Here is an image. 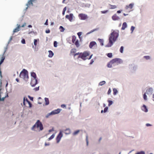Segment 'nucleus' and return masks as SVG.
<instances>
[{"instance_id": "nucleus-52", "label": "nucleus", "mask_w": 154, "mask_h": 154, "mask_svg": "<svg viewBox=\"0 0 154 154\" xmlns=\"http://www.w3.org/2000/svg\"><path fill=\"white\" fill-rule=\"evenodd\" d=\"M146 125L148 127V126H151L152 125H151V124H149V123H147L146 124Z\"/></svg>"}, {"instance_id": "nucleus-26", "label": "nucleus", "mask_w": 154, "mask_h": 154, "mask_svg": "<svg viewBox=\"0 0 154 154\" xmlns=\"http://www.w3.org/2000/svg\"><path fill=\"white\" fill-rule=\"evenodd\" d=\"M113 94L114 95H116L118 92V91L117 90L116 88H113Z\"/></svg>"}, {"instance_id": "nucleus-13", "label": "nucleus", "mask_w": 154, "mask_h": 154, "mask_svg": "<svg viewBox=\"0 0 154 154\" xmlns=\"http://www.w3.org/2000/svg\"><path fill=\"white\" fill-rule=\"evenodd\" d=\"M61 109H57L54 110L51 112V113H52L53 115L58 114L61 111Z\"/></svg>"}, {"instance_id": "nucleus-31", "label": "nucleus", "mask_w": 154, "mask_h": 154, "mask_svg": "<svg viewBox=\"0 0 154 154\" xmlns=\"http://www.w3.org/2000/svg\"><path fill=\"white\" fill-rule=\"evenodd\" d=\"M112 65H113V63H111V61H110V62H109V63L107 64V66L108 67L111 68L112 67Z\"/></svg>"}, {"instance_id": "nucleus-64", "label": "nucleus", "mask_w": 154, "mask_h": 154, "mask_svg": "<svg viewBox=\"0 0 154 154\" xmlns=\"http://www.w3.org/2000/svg\"><path fill=\"white\" fill-rule=\"evenodd\" d=\"M65 12V11H63V12H62V14H63V15H64V14Z\"/></svg>"}, {"instance_id": "nucleus-1", "label": "nucleus", "mask_w": 154, "mask_h": 154, "mask_svg": "<svg viewBox=\"0 0 154 154\" xmlns=\"http://www.w3.org/2000/svg\"><path fill=\"white\" fill-rule=\"evenodd\" d=\"M118 36L119 31H114L110 34L109 38V42L105 47H111L113 43L116 41Z\"/></svg>"}, {"instance_id": "nucleus-55", "label": "nucleus", "mask_w": 154, "mask_h": 154, "mask_svg": "<svg viewBox=\"0 0 154 154\" xmlns=\"http://www.w3.org/2000/svg\"><path fill=\"white\" fill-rule=\"evenodd\" d=\"M50 145L49 143H45V146H49Z\"/></svg>"}, {"instance_id": "nucleus-28", "label": "nucleus", "mask_w": 154, "mask_h": 154, "mask_svg": "<svg viewBox=\"0 0 154 154\" xmlns=\"http://www.w3.org/2000/svg\"><path fill=\"white\" fill-rule=\"evenodd\" d=\"M80 130H77L76 131H75L74 133H73V134L74 135H75L78 134V133L79 132Z\"/></svg>"}, {"instance_id": "nucleus-29", "label": "nucleus", "mask_w": 154, "mask_h": 154, "mask_svg": "<svg viewBox=\"0 0 154 154\" xmlns=\"http://www.w3.org/2000/svg\"><path fill=\"white\" fill-rule=\"evenodd\" d=\"M55 134H53L50 137H49L48 139V140H50L52 139H53L55 137Z\"/></svg>"}, {"instance_id": "nucleus-8", "label": "nucleus", "mask_w": 154, "mask_h": 154, "mask_svg": "<svg viewBox=\"0 0 154 154\" xmlns=\"http://www.w3.org/2000/svg\"><path fill=\"white\" fill-rule=\"evenodd\" d=\"M78 16L80 19L81 20H85L88 18L87 14L83 13L79 14Z\"/></svg>"}, {"instance_id": "nucleus-37", "label": "nucleus", "mask_w": 154, "mask_h": 154, "mask_svg": "<svg viewBox=\"0 0 154 154\" xmlns=\"http://www.w3.org/2000/svg\"><path fill=\"white\" fill-rule=\"evenodd\" d=\"M144 58L146 60H148L150 59V57L149 56H146L144 57Z\"/></svg>"}, {"instance_id": "nucleus-57", "label": "nucleus", "mask_w": 154, "mask_h": 154, "mask_svg": "<svg viewBox=\"0 0 154 154\" xmlns=\"http://www.w3.org/2000/svg\"><path fill=\"white\" fill-rule=\"evenodd\" d=\"M75 50V49H72V50H71V52L72 53L73 52V53L74 52V50Z\"/></svg>"}, {"instance_id": "nucleus-19", "label": "nucleus", "mask_w": 154, "mask_h": 154, "mask_svg": "<svg viewBox=\"0 0 154 154\" xmlns=\"http://www.w3.org/2000/svg\"><path fill=\"white\" fill-rule=\"evenodd\" d=\"M97 40L99 41V42L100 43V45L102 46L104 44V41L103 39H100V38H98L97 39Z\"/></svg>"}, {"instance_id": "nucleus-23", "label": "nucleus", "mask_w": 154, "mask_h": 154, "mask_svg": "<svg viewBox=\"0 0 154 154\" xmlns=\"http://www.w3.org/2000/svg\"><path fill=\"white\" fill-rule=\"evenodd\" d=\"M142 110L146 112H147L148 111V110L146 108V106L145 105H143L142 107Z\"/></svg>"}, {"instance_id": "nucleus-56", "label": "nucleus", "mask_w": 154, "mask_h": 154, "mask_svg": "<svg viewBox=\"0 0 154 154\" xmlns=\"http://www.w3.org/2000/svg\"><path fill=\"white\" fill-rule=\"evenodd\" d=\"M123 49H120V51L121 53H122L123 52Z\"/></svg>"}, {"instance_id": "nucleus-18", "label": "nucleus", "mask_w": 154, "mask_h": 154, "mask_svg": "<svg viewBox=\"0 0 154 154\" xmlns=\"http://www.w3.org/2000/svg\"><path fill=\"white\" fill-rule=\"evenodd\" d=\"M152 88H150L147 89L146 91V93L147 94H151L152 93Z\"/></svg>"}, {"instance_id": "nucleus-22", "label": "nucleus", "mask_w": 154, "mask_h": 154, "mask_svg": "<svg viewBox=\"0 0 154 154\" xmlns=\"http://www.w3.org/2000/svg\"><path fill=\"white\" fill-rule=\"evenodd\" d=\"M127 26L126 23V22H124L122 24V30H124L127 27Z\"/></svg>"}, {"instance_id": "nucleus-9", "label": "nucleus", "mask_w": 154, "mask_h": 154, "mask_svg": "<svg viewBox=\"0 0 154 154\" xmlns=\"http://www.w3.org/2000/svg\"><path fill=\"white\" fill-rule=\"evenodd\" d=\"M37 82L36 79H32L30 84L32 86L34 87L37 84Z\"/></svg>"}, {"instance_id": "nucleus-54", "label": "nucleus", "mask_w": 154, "mask_h": 154, "mask_svg": "<svg viewBox=\"0 0 154 154\" xmlns=\"http://www.w3.org/2000/svg\"><path fill=\"white\" fill-rule=\"evenodd\" d=\"M94 62V60H91V62H90V64H91L93 63V62Z\"/></svg>"}, {"instance_id": "nucleus-12", "label": "nucleus", "mask_w": 154, "mask_h": 154, "mask_svg": "<svg viewBox=\"0 0 154 154\" xmlns=\"http://www.w3.org/2000/svg\"><path fill=\"white\" fill-rule=\"evenodd\" d=\"M89 46L90 48H92L93 47H97V45L96 43L95 42L92 41L90 43Z\"/></svg>"}, {"instance_id": "nucleus-20", "label": "nucleus", "mask_w": 154, "mask_h": 154, "mask_svg": "<svg viewBox=\"0 0 154 154\" xmlns=\"http://www.w3.org/2000/svg\"><path fill=\"white\" fill-rule=\"evenodd\" d=\"M1 88H0V101H4L5 99V98L7 97H8V95L7 94L6 96L5 97H2V98H1Z\"/></svg>"}, {"instance_id": "nucleus-45", "label": "nucleus", "mask_w": 154, "mask_h": 154, "mask_svg": "<svg viewBox=\"0 0 154 154\" xmlns=\"http://www.w3.org/2000/svg\"><path fill=\"white\" fill-rule=\"evenodd\" d=\"M77 35H78L79 38H80V36L82 35V32H79L77 33Z\"/></svg>"}, {"instance_id": "nucleus-61", "label": "nucleus", "mask_w": 154, "mask_h": 154, "mask_svg": "<svg viewBox=\"0 0 154 154\" xmlns=\"http://www.w3.org/2000/svg\"><path fill=\"white\" fill-rule=\"evenodd\" d=\"M16 80L17 82H19V79L18 78H16Z\"/></svg>"}, {"instance_id": "nucleus-15", "label": "nucleus", "mask_w": 154, "mask_h": 154, "mask_svg": "<svg viewBox=\"0 0 154 154\" xmlns=\"http://www.w3.org/2000/svg\"><path fill=\"white\" fill-rule=\"evenodd\" d=\"M112 18L113 20H119V17L116 14H115L112 17Z\"/></svg>"}, {"instance_id": "nucleus-50", "label": "nucleus", "mask_w": 154, "mask_h": 154, "mask_svg": "<svg viewBox=\"0 0 154 154\" xmlns=\"http://www.w3.org/2000/svg\"><path fill=\"white\" fill-rule=\"evenodd\" d=\"M45 24L47 25H48V19H47V20H46V21L45 23Z\"/></svg>"}, {"instance_id": "nucleus-39", "label": "nucleus", "mask_w": 154, "mask_h": 154, "mask_svg": "<svg viewBox=\"0 0 154 154\" xmlns=\"http://www.w3.org/2000/svg\"><path fill=\"white\" fill-rule=\"evenodd\" d=\"M136 154H145V153L144 151H141V152H137Z\"/></svg>"}, {"instance_id": "nucleus-34", "label": "nucleus", "mask_w": 154, "mask_h": 154, "mask_svg": "<svg viewBox=\"0 0 154 154\" xmlns=\"http://www.w3.org/2000/svg\"><path fill=\"white\" fill-rule=\"evenodd\" d=\"M53 115L52 113H51V112L50 113H48L45 116L46 118H48L51 115Z\"/></svg>"}, {"instance_id": "nucleus-60", "label": "nucleus", "mask_w": 154, "mask_h": 154, "mask_svg": "<svg viewBox=\"0 0 154 154\" xmlns=\"http://www.w3.org/2000/svg\"><path fill=\"white\" fill-rule=\"evenodd\" d=\"M2 85V82L1 81H0V87L1 88V87Z\"/></svg>"}, {"instance_id": "nucleus-21", "label": "nucleus", "mask_w": 154, "mask_h": 154, "mask_svg": "<svg viewBox=\"0 0 154 154\" xmlns=\"http://www.w3.org/2000/svg\"><path fill=\"white\" fill-rule=\"evenodd\" d=\"M48 53V57H52L54 55L53 53L51 51H49Z\"/></svg>"}, {"instance_id": "nucleus-42", "label": "nucleus", "mask_w": 154, "mask_h": 154, "mask_svg": "<svg viewBox=\"0 0 154 154\" xmlns=\"http://www.w3.org/2000/svg\"><path fill=\"white\" fill-rule=\"evenodd\" d=\"M135 27L133 26H131V30L132 32L134 30V29Z\"/></svg>"}, {"instance_id": "nucleus-32", "label": "nucleus", "mask_w": 154, "mask_h": 154, "mask_svg": "<svg viewBox=\"0 0 154 154\" xmlns=\"http://www.w3.org/2000/svg\"><path fill=\"white\" fill-rule=\"evenodd\" d=\"M108 102L109 103V104H108L109 106H110V105H111L112 104L113 102L111 100H108Z\"/></svg>"}, {"instance_id": "nucleus-51", "label": "nucleus", "mask_w": 154, "mask_h": 154, "mask_svg": "<svg viewBox=\"0 0 154 154\" xmlns=\"http://www.w3.org/2000/svg\"><path fill=\"white\" fill-rule=\"evenodd\" d=\"M66 107V105L64 104H62L61 105V107L63 108H64Z\"/></svg>"}, {"instance_id": "nucleus-53", "label": "nucleus", "mask_w": 154, "mask_h": 154, "mask_svg": "<svg viewBox=\"0 0 154 154\" xmlns=\"http://www.w3.org/2000/svg\"><path fill=\"white\" fill-rule=\"evenodd\" d=\"M54 131V129L53 128L49 130V132H52V131Z\"/></svg>"}, {"instance_id": "nucleus-25", "label": "nucleus", "mask_w": 154, "mask_h": 154, "mask_svg": "<svg viewBox=\"0 0 154 154\" xmlns=\"http://www.w3.org/2000/svg\"><path fill=\"white\" fill-rule=\"evenodd\" d=\"M45 104L46 105H48L49 104V100L48 98H45Z\"/></svg>"}, {"instance_id": "nucleus-7", "label": "nucleus", "mask_w": 154, "mask_h": 154, "mask_svg": "<svg viewBox=\"0 0 154 154\" xmlns=\"http://www.w3.org/2000/svg\"><path fill=\"white\" fill-rule=\"evenodd\" d=\"M72 41L73 43L75 44L77 47H79V40L78 39H76V38L75 36H72Z\"/></svg>"}, {"instance_id": "nucleus-14", "label": "nucleus", "mask_w": 154, "mask_h": 154, "mask_svg": "<svg viewBox=\"0 0 154 154\" xmlns=\"http://www.w3.org/2000/svg\"><path fill=\"white\" fill-rule=\"evenodd\" d=\"M73 17H74L72 14H70L69 15H68V19H69L70 22L73 21Z\"/></svg>"}, {"instance_id": "nucleus-48", "label": "nucleus", "mask_w": 154, "mask_h": 154, "mask_svg": "<svg viewBox=\"0 0 154 154\" xmlns=\"http://www.w3.org/2000/svg\"><path fill=\"white\" fill-rule=\"evenodd\" d=\"M39 87H36L35 88H34V90L35 91H38L39 90Z\"/></svg>"}, {"instance_id": "nucleus-3", "label": "nucleus", "mask_w": 154, "mask_h": 154, "mask_svg": "<svg viewBox=\"0 0 154 154\" xmlns=\"http://www.w3.org/2000/svg\"><path fill=\"white\" fill-rule=\"evenodd\" d=\"M20 76L21 78L23 79L24 80L27 81L28 79V71L25 69H23L20 72Z\"/></svg>"}, {"instance_id": "nucleus-4", "label": "nucleus", "mask_w": 154, "mask_h": 154, "mask_svg": "<svg viewBox=\"0 0 154 154\" xmlns=\"http://www.w3.org/2000/svg\"><path fill=\"white\" fill-rule=\"evenodd\" d=\"M35 127L39 128L40 130L41 131L43 129L42 124L39 120L37 121L35 124L33 126L32 128H35Z\"/></svg>"}, {"instance_id": "nucleus-24", "label": "nucleus", "mask_w": 154, "mask_h": 154, "mask_svg": "<svg viewBox=\"0 0 154 154\" xmlns=\"http://www.w3.org/2000/svg\"><path fill=\"white\" fill-rule=\"evenodd\" d=\"M31 76L33 77L32 79H36V75L35 73L34 72H32L31 73Z\"/></svg>"}, {"instance_id": "nucleus-36", "label": "nucleus", "mask_w": 154, "mask_h": 154, "mask_svg": "<svg viewBox=\"0 0 154 154\" xmlns=\"http://www.w3.org/2000/svg\"><path fill=\"white\" fill-rule=\"evenodd\" d=\"M143 97L144 100H147V96L146 95V93H145L143 95Z\"/></svg>"}, {"instance_id": "nucleus-2", "label": "nucleus", "mask_w": 154, "mask_h": 154, "mask_svg": "<svg viewBox=\"0 0 154 154\" xmlns=\"http://www.w3.org/2000/svg\"><path fill=\"white\" fill-rule=\"evenodd\" d=\"M72 54L74 55V57H75L76 55H78V58H81L83 60H85L87 59L89 60L91 58L92 56V55H91L89 57V58H87V57L90 54L89 52L86 51L84 52L83 53H74Z\"/></svg>"}, {"instance_id": "nucleus-62", "label": "nucleus", "mask_w": 154, "mask_h": 154, "mask_svg": "<svg viewBox=\"0 0 154 154\" xmlns=\"http://www.w3.org/2000/svg\"><path fill=\"white\" fill-rule=\"evenodd\" d=\"M121 11L120 10L118 11H117V13H121Z\"/></svg>"}, {"instance_id": "nucleus-30", "label": "nucleus", "mask_w": 154, "mask_h": 154, "mask_svg": "<svg viewBox=\"0 0 154 154\" xmlns=\"http://www.w3.org/2000/svg\"><path fill=\"white\" fill-rule=\"evenodd\" d=\"M109 5L111 6L110 8L111 9H114L116 8V6L115 5Z\"/></svg>"}, {"instance_id": "nucleus-49", "label": "nucleus", "mask_w": 154, "mask_h": 154, "mask_svg": "<svg viewBox=\"0 0 154 154\" xmlns=\"http://www.w3.org/2000/svg\"><path fill=\"white\" fill-rule=\"evenodd\" d=\"M50 32V31L49 29H48L47 30H46L45 31V32L47 33H49Z\"/></svg>"}, {"instance_id": "nucleus-44", "label": "nucleus", "mask_w": 154, "mask_h": 154, "mask_svg": "<svg viewBox=\"0 0 154 154\" xmlns=\"http://www.w3.org/2000/svg\"><path fill=\"white\" fill-rule=\"evenodd\" d=\"M37 40L35 39L34 40V45H37Z\"/></svg>"}, {"instance_id": "nucleus-41", "label": "nucleus", "mask_w": 154, "mask_h": 154, "mask_svg": "<svg viewBox=\"0 0 154 154\" xmlns=\"http://www.w3.org/2000/svg\"><path fill=\"white\" fill-rule=\"evenodd\" d=\"M108 109V107H106L104 109V112H107Z\"/></svg>"}, {"instance_id": "nucleus-46", "label": "nucleus", "mask_w": 154, "mask_h": 154, "mask_svg": "<svg viewBox=\"0 0 154 154\" xmlns=\"http://www.w3.org/2000/svg\"><path fill=\"white\" fill-rule=\"evenodd\" d=\"M111 92V90L110 89V88H109L108 91L107 92V94H110Z\"/></svg>"}, {"instance_id": "nucleus-47", "label": "nucleus", "mask_w": 154, "mask_h": 154, "mask_svg": "<svg viewBox=\"0 0 154 154\" xmlns=\"http://www.w3.org/2000/svg\"><path fill=\"white\" fill-rule=\"evenodd\" d=\"M21 42L23 44H24L25 43V41L24 39H23L22 40Z\"/></svg>"}, {"instance_id": "nucleus-33", "label": "nucleus", "mask_w": 154, "mask_h": 154, "mask_svg": "<svg viewBox=\"0 0 154 154\" xmlns=\"http://www.w3.org/2000/svg\"><path fill=\"white\" fill-rule=\"evenodd\" d=\"M106 82L105 81H102L100 82L99 85L101 86L103 85Z\"/></svg>"}, {"instance_id": "nucleus-35", "label": "nucleus", "mask_w": 154, "mask_h": 154, "mask_svg": "<svg viewBox=\"0 0 154 154\" xmlns=\"http://www.w3.org/2000/svg\"><path fill=\"white\" fill-rule=\"evenodd\" d=\"M107 56L108 57L111 58L112 57V53H109L107 54Z\"/></svg>"}, {"instance_id": "nucleus-40", "label": "nucleus", "mask_w": 154, "mask_h": 154, "mask_svg": "<svg viewBox=\"0 0 154 154\" xmlns=\"http://www.w3.org/2000/svg\"><path fill=\"white\" fill-rule=\"evenodd\" d=\"M96 30H97L96 29H95L93 30H91L90 32H88V33H87V34H89L95 31Z\"/></svg>"}, {"instance_id": "nucleus-5", "label": "nucleus", "mask_w": 154, "mask_h": 154, "mask_svg": "<svg viewBox=\"0 0 154 154\" xmlns=\"http://www.w3.org/2000/svg\"><path fill=\"white\" fill-rule=\"evenodd\" d=\"M122 63L123 61L122 60L119 58H114L111 60V63H113V64H116L118 65L119 64Z\"/></svg>"}, {"instance_id": "nucleus-6", "label": "nucleus", "mask_w": 154, "mask_h": 154, "mask_svg": "<svg viewBox=\"0 0 154 154\" xmlns=\"http://www.w3.org/2000/svg\"><path fill=\"white\" fill-rule=\"evenodd\" d=\"M23 104L24 106L26 107H31L32 104L25 97H24L23 98Z\"/></svg>"}, {"instance_id": "nucleus-16", "label": "nucleus", "mask_w": 154, "mask_h": 154, "mask_svg": "<svg viewBox=\"0 0 154 154\" xmlns=\"http://www.w3.org/2000/svg\"><path fill=\"white\" fill-rule=\"evenodd\" d=\"M34 1V0H30L26 4V5L27 6V7L26 8V9L30 5H33L32 2H33Z\"/></svg>"}, {"instance_id": "nucleus-58", "label": "nucleus", "mask_w": 154, "mask_h": 154, "mask_svg": "<svg viewBox=\"0 0 154 154\" xmlns=\"http://www.w3.org/2000/svg\"><path fill=\"white\" fill-rule=\"evenodd\" d=\"M86 142H87V146H88V140L87 138L86 139Z\"/></svg>"}, {"instance_id": "nucleus-10", "label": "nucleus", "mask_w": 154, "mask_h": 154, "mask_svg": "<svg viewBox=\"0 0 154 154\" xmlns=\"http://www.w3.org/2000/svg\"><path fill=\"white\" fill-rule=\"evenodd\" d=\"M26 23H24L23 24L22 26H21V27H24L26 25ZM20 27L21 26L20 25H18L17 27L14 30L13 32H16L19 31L20 30Z\"/></svg>"}, {"instance_id": "nucleus-59", "label": "nucleus", "mask_w": 154, "mask_h": 154, "mask_svg": "<svg viewBox=\"0 0 154 154\" xmlns=\"http://www.w3.org/2000/svg\"><path fill=\"white\" fill-rule=\"evenodd\" d=\"M66 7H65V8H64V9H63V11H66Z\"/></svg>"}, {"instance_id": "nucleus-17", "label": "nucleus", "mask_w": 154, "mask_h": 154, "mask_svg": "<svg viewBox=\"0 0 154 154\" xmlns=\"http://www.w3.org/2000/svg\"><path fill=\"white\" fill-rule=\"evenodd\" d=\"M134 6L133 4H130L128 5H127L125 7V9L128 10V8H130V9H131Z\"/></svg>"}, {"instance_id": "nucleus-43", "label": "nucleus", "mask_w": 154, "mask_h": 154, "mask_svg": "<svg viewBox=\"0 0 154 154\" xmlns=\"http://www.w3.org/2000/svg\"><path fill=\"white\" fill-rule=\"evenodd\" d=\"M108 12V10H106V11H101V12L102 14H105V13H106L107 12Z\"/></svg>"}, {"instance_id": "nucleus-38", "label": "nucleus", "mask_w": 154, "mask_h": 154, "mask_svg": "<svg viewBox=\"0 0 154 154\" xmlns=\"http://www.w3.org/2000/svg\"><path fill=\"white\" fill-rule=\"evenodd\" d=\"M54 46L55 47H57V42L56 41H54Z\"/></svg>"}, {"instance_id": "nucleus-11", "label": "nucleus", "mask_w": 154, "mask_h": 154, "mask_svg": "<svg viewBox=\"0 0 154 154\" xmlns=\"http://www.w3.org/2000/svg\"><path fill=\"white\" fill-rule=\"evenodd\" d=\"M62 136V134L61 131L60 132L58 135L56 137V140L57 143H58L60 141L61 138Z\"/></svg>"}, {"instance_id": "nucleus-27", "label": "nucleus", "mask_w": 154, "mask_h": 154, "mask_svg": "<svg viewBox=\"0 0 154 154\" xmlns=\"http://www.w3.org/2000/svg\"><path fill=\"white\" fill-rule=\"evenodd\" d=\"M59 29L60 30V31L61 32H63L65 30V29L62 26H60V27Z\"/></svg>"}, {"instance_id": "nucleus-63", "label": "nucleus", "mask_w": 154, "mask_h": 154, "mask_svg": "<svg viewBox=\"0 0 154 154\" xmlns=\"http://www.w3.org/2000/svg\"><path fill=\"white\" fill-rule=\"evenodd\" d=\"M12 38H13V37L12 36L11 37L10 39V41H11V40L12 39Z\"/></svg>"}]
</instances>
